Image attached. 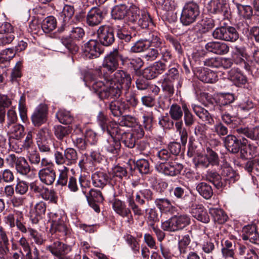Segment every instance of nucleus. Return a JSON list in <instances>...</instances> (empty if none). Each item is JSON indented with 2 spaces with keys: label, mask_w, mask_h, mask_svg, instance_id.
<instances>
[{
  "label": "nucleus",
  "mask_w": 259,
  "mask_h": 259,
  "mask_svg": "<svg viewBox=\"0 0 259 259\" xmlns=\"http://www.w3.org/2000/svg\"><path fill=\"white\" fill-rule=\"evenodd\" d=\"M192 109L195 114L202 121L206 124H212L213 119L206 109L197 105H192Z\"/></svg>",
  "instance_id": "obj_27"
},
{
  "label": "nucleus",
  "mask_w": 259,
  "mask_h": 259,
  "mask_svg": "<svg viewBox=\"0 0 259 259\" xmlns=\"http://www.w3.org/2000/svg\"><path fill=\"white\" fill-rule=\"evenodd\" d=\"M4 130L10 135L12 138L19 140L24 136V128L23 125L16 123L9 126H4Z\"/></svg>",
  "instance_id": "obj_29"
},
{
  "label": "nucleus",
  "mask_w": 259,
  "mask_h": 259,
  "mask_svg": "<svg viewBox=\"0 0 259 259\" xmlns=\"http://www.w3.org/2000/svg\"><path fill=\"white\" fill-rule=\"evenodd\" d=\"M54 134L59 140H63L69 135L71 129L69 126L56 125L54 127Z\"/></svg>",
  "instance_id": "obj_50"
},
{
  "label": "nucleus",
  "mask_w": 259,
  "mask_h": 259,
  "mask_svg": "<svg viewBox=\"0 0 259 259\" xmlns=\"http://www.w3.org/2000/svg\"><path fill=\"white\" fill-rule=\"evenodd\" d=\"M147 40V38L145 40H139L136 41L131 47V51L134 53H139L148 49L149 45Z\"/></svg>",
  "instance_id": "obj_61"
},
{
  "label": "nucleus",
  "mask_w": 259,
  "mask_h": 259,
  "mask_svg": "<svg viewBox=\"0 0 259 259\" xmlns=\"http://www.w3.org/2000/svg\"><path fill=\"white\" fill-rule=\"evenodd\" d=\"M44 184L37 180L31 182L29 184L30 192L45 200L57 204L58 197L56 193L54 190H50Z\"/></svg>",
  "instance_id": "obj_5"
},
{
  "label": "nucleus",
  "mask_w": 259,
  "mask_h": 259,
  "mask_svg": "<svg viewBox=\"0 0 259 259\" xmlns=\"http://www.w3.org/2000/svg\"><path fill=\"white\" fill-rule=\"evenodd\" d=\"M136 23L143 29L147 28L150 24H153L152 19L150 14L145 11L141 12V14Z\"/></svg>",
  "instance_id": "obj_45"
},
{
  "label": "nucleus",
  "mask_w": 259,
  "mask_h": 259,
  "mask_svg": "<svg viewBox=\"0 0 259 259\" xmlns=\"http://www.w3.org/2000/svg\"><path fill=\"white\" fill-rule=\"evenodd\" d=\"M46 248L58 259H70L67 255L71 250V246L58 240L47 246Z\"/></svg>",
  "instance_id": "obj_9"
},
{
  "label": "nucleus",
  "mask_w": 259,
  "mask_h": 259,
  "mask_svg": "<svg viewBox=\"0 0 259 259\" xmlns=\"http://www.w3.org/2000/svg\"><path fill=\"white\" fill-rule=\"evenodd\" d=\"M54 158L57 165L64 164L66 166H69L77 163L78 154L76 150L72 148H67L65 150L62 148H57L54 153Z\"/></svg>",
  "instance_id": "obj_4"
},
{
  "label": "nucleus",
  "mask_w": 259,
  "mask_h": 259,
  "mask_svg": "<svg viewBox=\"0 0 259 259\" xmlns=\"http://www.w3.org/2000/svg\"><path fill=\"white\" fill-rule=\"evenodd\" d=\"M147 211V223L149 227L155 226V224L159 222L161 217L160 213L155 208H150L146 210Z\"/></svg>",
  "instance_id": "obj_41"
},
{
  "label": "nucleus",
  "mask_w": 259,
  "mask_h": 259,
  "mask_svg": "<svg viewBox=\"0 0 259 259\" xmlns=\"http://www.w3.org/2000/svg\"><path fill=\"white\" fill-rule=\"evenodd\" d=\"M126 147L133 148L135 147L136 142V138L134 133L125 132L121 137L120 140Z\"/></svg>",
  "instance_id": "obj_51"
},
{
  "label": "nucleus",
  "mask_w": 259,
  "mask_h": 259,
  "mask_svg": "<svg viewBox=\"0 0 259 259\" xmlns=\"http://www.w3.org/2000/svg\"><path fill=\"white\" fill-rule=\"evenodd\" d=\"M156 4L159 9L165 12L172 11L176 8L174 0H156Z\"/></svg>",
  "instance_id": "obj_55"
},
{
  "label": "nucleus",
  "mask_w": 259,
  "mask_h": 259,
  "mask_svg": "<svg viewBox=\"0 0 259 259\" xmlns=\"http://www.w3.org/2000/svg\"><path fill=\"white\" fill-rule=\"evenodd\" d=\"M158 169L165 175L174 177L181 173L183 165L176 161H171L160 163Z\"/></svg>",
  "instance_id": "obj_16"
},
{
  "label": "nucleus",
  "mask_w": 259,
  "mask_h": 259,
  "mask_svg": "<svg viewBox=\"0 0 259 259\" xmlns=\"http://www.w3.org/2000/svg\"><path fill=\"white\" fill-rule=\"evenodd\" d=\"M135 164L139 172L142 174H147L150 171V164L148 160L139 159L136 161Z\"/></svg>",
  "instance_id": "obj_58"
},
{
  "label": "nucleus",
  "mask_w": 259,
  "mask_h": 259,
  "mask_svg": "<svg viewBox=\"0 0 259 259\" xmlns=\"http://www.w3.org/2000/svg\"><path fill=\"white\" fill-rule=\"evenodd\" d=\"M38 176L41 182L46 185H52L56 178L54 167L42 168L39 170Z\"/></svg>",
  "instance_id": "obj_21"
},
{
  "label": "nucleus",
  "mask_w": 259,
  "mask_h": 259,
  "mask_svg": "<svg viewBox=\"0 0 259 259\" xmlns=\"http://www.w3.org/2000/svg\"><path fill=\"white\" fill-rule=\"evenodd\" d=\"M200 14L199 7L195 2H189L184 5L180 17L183 25L189 26L193 23Z\"/></svg>",
  "instance_id": "obj_6"
},
{
  "label": "nucleus",
  "mask_w": 259,
  "mask_h": 259,
  "mask_svg": "<svg viewBox=\"0 0 259 259\" xmlns=\"http://www.w3.org/2000/svg\"><path fill=\"white\" fill-rule=\"evenodd\" d=\"M128 7L125 5L115 6L112 10L111 16L114 20H122L127 16Z\"/></svg>",
  "instance_id": "obj_38"
},
{
  "label": "nucleus",
  "mask_w": 259,
  "mask_h": 259,
  "mask_svg": "<svg viewBox=\"0 0 259 259\" xmlns=\"http://www.w3.org/2000/svg\"><path fill=\"white\" fill-rule=\"evenodd\" d=\"M233 3L237 9L238 14L240 16L248 18L252 15V11L250 6L241 5L237 0H234Z\"/></svg>",
  "instance_id": "obj_52"
},
{
  "label": "nucleus",
  "mask_w": 259,
  "mask_h": 259,
  "mask_svg": "<svg viewBox=\"0 0 259 259\" xmlns=\"http://www.w3.org/2000/svg\"><path fill=\"white\" fill-rule=\"evenodd\" d=\"M194 162L196 167L197 168H206L210 165L206 155L200 153H197Z\"/></svg>",
  "instance_id": "obj_56"
},
{
  "label": "nucleus",
  "mask_w": 259,
  "mask_h": 259,
  "mask_svg": "<svg viewBox=\"0 0 259 259\" xmlns=\"http://www.w3.org/2000/svg\"><path fill=\"white\" fill-rule=\"evenodd\" d=\"M124 96L126 101L132 107H136L138 103L139 100L137 98L136 93L133 91H130L129 89L124 90Z\"/></svg>",
  "instance_id": "obj_64"
},
{
  "label": "nucleus",
  "mask_w": 259,
  "mask_h": 259,
  "mask_svg": "<svg viewBox=\"0 0 259 259\" xmlns=\"http://www.w3.org/2000/svg\"><path fill=\"white\" fill-rule=\"evenodd\" d=\"M221 174L225 180L228 181L229 184L234 183L240 178L239 175L230 166L222 167Z\"/></svg>",
  "instance_id": "obj_34"
},
{
  "label": "nucleus",
  "mask_w": 259,
  "mask_h": 259,
  "mask_svg": "<svg viewBox=\"0 0 259 259\" xmlns=\"http://www.w3.org/2000/svg\"><path fill=\"white\" fill-rule=\"evenodd\" d=\"M125 132L122 129L121 126L113 122L109 123L107 127L103 131L104 133H107L110 136L109 137H112L116 140L120 141L121 137Z\"/></svg>",
  "instance_id": "obj_30"
},
{
  "label": "nucleus",
  "mask_w": 259,
  "mask_h": 259,
  "mask_svg": "<svg viewBox=\"0 0 259 259\" xmlns=\"http://www.w3.org/2000/svg\"><path fill=\"white\" fill-rule=\"evenodd\" d=\"M113 80L116 84H120L123 86L124 90L130 89L132 84V78L131 75L122 70L116 71L112 74Z\"/></svg>",
  "instance_id": "obj_22"
},
{
  "label": "nucleus",
  "mask_w": 259,
  "mask_h": 259,
  "mask_svg": "<svg viewBox=\"0 0 259 259\" xmlns=\"http://www.w3.org/2000/svg\"><path fill=\"white\" fill-rule=\"evenodd\" d=\"M208 158L209 163L212 165H219L220 163V158L218 154L210 148H206V153L205 154Z\"/></svg>",
  "instance_id": "obj_62"
},
{
  "label": "nucleus",
  "mask_w": 259,
  "mask_h": 259,
  "mask_svg": "<svg viewBox=\"0 0 259 259\" xmlns=\"http://www.w3.org/2000/svg\"><path fill=\"white\" fill-rule=\"evenodd\" d=\"M83 53L84 56L89 59L99 57L102 53L101 44L96 39H90L84 44Z\"/></svg>",
  "instance_id": "obj_15"
},
{
  "label": "nucleus",
  "mask_w": 259,
  "mask_h": 259,
  "mask_svg": "<svg viewBox=\"0 0 259 259\" xmlns=\"http://www.w3.org/2000/svg\"><path fill=\"white\" fill-rule=\"evenodd\" d=\"M48 107L45 104H39L35 109L31 118L35 126H39L46 123L48 120Z\"/></svg>",
  "instance_id": "obj_14"
},
{
  "label": "nucleus",
  "mask_w": 259,
  "mask_h": 259,
  "mask_svg": "<svg viewBox=\"0 0 259 259\" xmlns=\"http://www.w3.org/2000/svg\"><path fill=\"white\" fill-rule=\"evenodd\" d=\"M164 78L172 82L175 80H178V84L177 88H180L182 86V81L180 78L179 71L176 67L170 68L165 74V77Z\"/></svg>",
  "instance_id": "obj_47"
},
{
  "label": "nucleus",
  "mask_w": 259,
  "mask_h": 259,
  "mask_svg": "<svg viewBox=\"0 0 259 259\" xmlns=\"http://www.w3.org/2000/svg\"><path fill=\"white\" fill-rule=\"evenodd\" d=\"M119 61L123 65L127 62V57H124L118 50H114L105 57L102 66L97 68L96 71L102 75L105 80L110 81L112 80V73L118 67Z\"/></svg>",
  "instance_id": "obj_2"
},
{
  "label": "nucleus",
  "mask_w": 259,
  "mask_h": 259,
  "mask_svg": "<svg viewBox=\"0 0 259 259\" xmlns=\"http://www.w3.org/2000/svg\"><path fill=\"white\" fill-rule=\"evenodd\" d=\"M183 112V109L182 110L180 106L177 104H172L169 110V114L171 118L176 121V122L182 121V118Z\"/></svg>",
  "instance_id": "obj_46"
},
{
  "label": "nucleus",
  "mask_w": 259,
  "mask_h": 259,
  "mask_svg": "<svg viewBox=\"0 0 259 259\" xmlns=\"http://www.w3.org/2000/svg\"><path fill=\"white\" fill-rule=\"evenodd\" d=\"M205 48L209 52L220 55L226 54L229 51V46L226 44L220 41L207 42Z\"/></svg>",
  "instance_id": "obj_24"
},
{
  "label": "nucleus",
  "mask_w": 259,
  "mask_h": 259,
  "mask_svg": "<svg viewBox=\"0 0 259 259\" xmlns=\"http://www.w3.org/2000/svg\"><path fill=\"white\" fill-rule=\"evenodd\" d=\"M198 25L200 26L199 31L201 33H207L215 26L214 21L211 18L203 19Z\"/></svg>",
  "instance_id": "obj_49"
},
{
  "label": "nucleus",
  "mask_w": 259,
  "mask_h": 259,
  "mask_svg": "<svg viewBox=\"0 0 259 259\" xmlns=\"http://www.w3.org/2000/svg\"><path fill=\"white\" fill-rule=\"evenodd\" d=\"M7 160L13 164L17 172L21 175L27 176L31 171L29 164L23 157H17L15 154H11L7 158Z\"/></svg>",
  "instance_id": "obj_13"
},
{
  "label": "nucleus",
  "mask_w": 259,
  "mask_h": 259,
  "mask_svg": "<svg viewBox=\"0 0 259 259\" xmlns=\"http://www.w3.org/2000/svg\"><path fill=\"white\" fill-rule=\"evenodd\" d=\"M106 81L108 82L107 90L102 93L103 99L119 97L122 93V89L124 91L123 87L120 84H116L113 78L110 81Z\"/></svg>",
  "instance_id": "obj_19"
},
{
  "label": "nucleus",
  "mask_w": 259,
  "mask_h": 259,
  "mask_svg": "<svg viewBox=\"0 0 259 259\" xmlns=\"http://www.w3.org/2000/svg\"><path fill=\"white\" fill-rule=\"evenodd\" d=\"M46 211V204L42 201L37 203L34 206V210L30 213V220L33 224H37L41 219Z\"/></svg>",
  "instance_id": "obj_28"
},
{
  "label": "nucleus",
  "mask_w": 259,
  "mask_h": 259,
  "mask_svg": "<svg viewBox=\"0 0 259 259\" xmlns=\"http://www.w3.org/2000/svg\"><path fill=\"white\" fill-rule=\"evenodd\" d=\"M191 238L188 234L184 235L178 242L179 255L184 258L188 254V245L191 242Z\"/></svg>",
  "instance_id": "obj_37"
},
{
  "label": "nucleus",
  "mask_w": 259,
  "mask_h": 259,
  "mask_svg": "<svg viewBox=\"0 0 259 259\" xmlns=\"http://www.w3.org/2000/svg\"><path fill=\"white\" fill-rule=\"evenodd\" d=\"M236 132L240 135H243L247 138L259 142V126L251 129L246 127H239L236 129Z\"/></svg>",
  "instance_id": "obj_33"
},
{
  "label": "nucleus",
  "mask_w": 259,
  "mask_h": 259,
  "mask_svg": "<svg viewBox=\"0 0 259 259\" xmlns=\"http://www.w3.org/2000/svg\"><path fill=\"white\" fill-rule=\"evenodd\" d=\"M190 212L192 216L198 221L205 224L209 222V216L207 210L202 204L192 205Z\"/></svg>",
  "instance_id": "obj_23"
},
{
  "label": "nucleus",
  "mask_w": 259,
  "mask_h": 259,
  "mask_svg": "<svg viewBox=\"0 0 259 259\" xmlns=\"http://www.w3.org/2000/svg\"><path fill=\"white\" fill-rule=\"evenodd\" d=\"M175 127L177 132H179L180 136L181 142L183 146H185L187 142L188 132L185 127H183V121H179L175 123Z\"/></svg>",
  "instance_id": "obj_54"
},
{
  "label": "nucleus",
  "mask_w": 259,
  "mask_h": 259,
  "mask_svg": "<svg viewBox=\"0 0 259 259\" xmlns=\"http://www.w3.org/2000/svg\"><path fill=\"white\" fill-rule=\"evenodd\" d=\"M209 212L214 221L219 224H224L227 220L228 216L221 208L211 207L209 209Z\"/></svg>",
  "instance_id": "obj_40"
},
{
  "label": "nucleus",
  "mask_w": 259,
  "mask_h": 259,
  "mask_svg": "<svg viewBox=\"0 0 259 259\" xmlns=\"http://www.w3.org/2000/svg\"><path fill=\"white\" fill-rule=\"evenodd\" d=\"M223 143L226 149L230 153L236 154L240 151L242 146V142L236 136L230 134L223 139Z\"/></svg>",
  "instance_id": "obj_18"
},
{
  "label": "nucleus",
  "mask_w": 259,
  "mask_h": 259,
  "mask_svg": "<svg viewBox=\"0 0 259 259\" xmlns=\"http://www.w3.org/2000/svg\"><path fill=\"white\" fill-rule=\"evenodd\" d=\"M228 78L238 87L245 84L247 78L239 69L233 68L228 71Z\"/></svg>",
  "instance_id": "obj_26"
},
{
  "label": "nucleus",
  "mask_w": 259,
  "mask_h": 259,
  "mask_svg": "<svg viewBox=\"0 0 259 259\" xmlns=\"http://www.w3.org/2000/svg\"><path fill=\"white\" fill-rule=\"evenodd\" d=\"M221 118L222 121L231 128H235L240 122L238 118L234 116H231L227 112L222 114Z\"/></svg>",
  "instance_id": "obj_53"
},
{
  "label": "nucleus",
  "mask_w": 259,
  "mask_h": 259,
  "mask_svg": "<svg viewBox=\"0 0 259 259\" xmlns=\"http://www.w3.org/2000/svg\"><path fill=\"white\" fill-rule=\"evenodd\" d=\"M211 13L228 18L230 16L229 7L227 0H211L210 3Z\"/></svg>",
  "instance_id": "obj_17"
},
{
  "label": "nucleus",
  "mask_w": 259,
  "mask_h": 259,
  "mask_svg": "<svg viewBox=\"0 0 259 259\" xmlns=\"http://www.w3.org/2000/svg\"><path fill=\"white\" fill-rule=\"evenodd\" d=\"M114 210L122 217H127L131 214V210L127 208L124 202L115 199L112 203Z\"/></svg>",
  "instance_id": "obj_36"
},
{
  "label": "nucleus",
  "mask_w": 259,
  "mask_h": 259,
  "mask_svg": "<svg viewBox=\"0 0 259 259\" xmlns=\"http://www.w3.org/2000/svg\"><path fill=\"white\" fill-rule=\"evenodd\" d=\"M198 193L204 199H209L213 195L211 186L205 182L199 183L196 187Z\"/></svg>",
  "instance_id": "obj_35"
},
{
  "label": "nucleus",
  "mask_w": 259,
  "mask_h": 259,
  "mask_svg": "<svg viewBox=\"0 0 259 259\" xmlns=\"http://www.w3.org/2000/svg\"><path fill=\"white\" fill-rule=\"evenodd\" d=\"M233 62L247 71H252L254 69V63L253 60L248 58V56L242 48H236L232 55Z\"/></svg>",
  "instance_id": "obj_8"
},
{
  "label": "nucleus",
  "mask_w": 259,
  "mask_h": 259,
  "mask_svg": "<svg viewBox=\"0 0 259 259\" xmlns=\"http://www.w3.org/2000/svg\"><path fill=\"white\" fill-rule=\"evenodd\" d=\"M120 120L121 126L134 127L137 123L136 118L130 115L122 116Z\"/></svg>",
  "instance_id": "obj_63"
},
{
  "label": "nucleus",
  "mask_w": 259,
  "mask_h": 259,
  "mask_svg": "<svg viewBox=\"0 0 259 259\" xmlns=\"http://www.w3.org/2000/svg\"><path fill=\"white\" fill-rule=\"evenodd\" d=\"M58 171L59 176L56 182V185L61 186H66L69 180V168L66 166H63L59 168Z\"/></svg>",
  "instance_id": "obj_48"
},
{
  "label": "nucleus",
  "mask_w": 259,
  "mask_h": 259,
  "mask_svg": "<svg viewBox=\"0 0 259 259\" xmlns=\"http://www.w3.org/2000/svg\"><path fill=\"white\" fill-rule=\"evenodd\" d=\"M56 117L60 123L65 124H70L73 120V117L70 112L65 110H59L56 113Z\"/></svg>",
  "instance_id": "obj_44"
},
{
  "label": "nucleus",
  "mask_w": 259,
  "mask_h": 259,
  "mask_svg": "<svg viewBox=\"0 0 259 259\" xmlns=\"http://www.w3.org/2000/svg\"><path fill=\"white\" fill-rule=\"evenodd\" d=\"M102 149L114 155L118 154L120 150V142L117 140L109 137L102 142Z\"/></svg>",
  "instance_id": "obj_25"
},
{
  "label": "nucleus",
  "mask_w": 259,
  "mask_h": 259,
  "mask_svg": "<svg viewBox=\"0 0 259 259\" xmlns=\"http://www.w3.org/2000/svg\"><path fill=\"white\" fill-rule=\"evenodd\" d=\"M191 223L190 217L186 214L175 215L161 223L163 230L175 232L183 230Z\"/></svg>",
  "instance_id": "obj_3"
},
{
  "label": "nucleus",
  "mask_w": 259,
  "mask_h": 259,
  "mask_svg": "<svg viewBox=\"0 0 259 259\" xmlns=\"http://www.w3.org/2000/svg\"><path fill=\"white\" fill-rule=\"evenodd\" d=\"M98 41L105 46H109L114 40L113 28L109 25H102L99 27L97 31Z\"/></svg>",
  "instance_id": "obj_12"
},
{
  "label": "nucleus",
  "mask_w": 259,
  "mask_h": 259,
  "mask_svg": "<svg viewBox=\"0 0 259 259\" xmlns=\"http://www.w3.org/2000/svg\"><path fill=\"white\" fill-rule=\"evenodd\" d=\"M16 225L18 230L23 233L28 232V228H27L24 223V216L21 212L17 211L16 212Z\"/></svg>",
  "instance_id": "obj_59"
},
{
  "label": "nucleus",
  "mask_w": 259,
  "mask_h": 259,
  "mask_svg": "<svg viewBox=\"0 0 259 259\" xmlns=\"http://www.w3.org/2000/svg\"><path fill=\"white\" fill-rule=\"evenodd\" d=\"M74 12L73 6L65 5L64 6L60 13V18L62 21L61 25L58 28V31L59 32L70 30L71 26L73 23L72 17L74 16Z\"/></svg>",
  "instance_id": "obj_11"
},
{
  "label": "nucleus",
  "mask_w": 259,
  "mask_h": 259,
  "mask_svg": "<svg viewBox=\"0 0 259 259\" xmlns=\"http://www.w3.org/2000/svg\"><path fill=\"white\" fill-rule=\"evenodd\" d=\"M141 12L143 11H140L136 6H131L128 8V14H127V15L126 16L128 21L133 23H136V21H137V19L141 15Z\"/></svg>",
  "instance_id": "obj_57"
},
{
  "label": "nucleus",
  "mask_w": 259,
  "mask_h": 259,
  "mask_svg": "<svg viewBox=\"0 0 259 259\" xmlns=\"http://www.w3.org/2000/svg\"><path fill=\"white\" fill-rule=\"evenodd\" d=\"M147 40L151 48L147 50L143 56L145 59L147 61H153L160 55L163 61L166 62L171 61V53L164 46V41L160 37L157 32L149 33Z\"/></svg>",
  "instance_id": "obj_1"
},
{
  "label": "nucleus",
  "mask_w": 259,
  "mask_h": 259,
  "mask_svg": "<svg viewBox=\"0 0 259 259\" xmlns=\"http://www.w3.org/2000/svg\"><path fill=\"white\" fill-rule=\"evenodd\" d=\"M92 180L94 186L103 188L108 182V177L104 172L96 171L92 175Z\"/></svg>",
  "instance_id": "obj_32"
},
{
  "label": "nucleus",
  "mask_w": 259,
  "mask_h": 259,
  "mask_svg": "<svg viewBox=\"0 0 259 259\" xmlns=\"http://www.w3.org/2000/svg\"><path fill=\"white\" fill-rule=\"evenodd\" d=\"M197 77L205 83H213L218 80L217 73L206 68H199L195 73Z\"/></svg>",
  "instance_id": "obj_20"
},
{
  "label": "nucleus",
  "mask_w": 259,
  "mask_h": 259,
  "mask_svg": "<svg viewBox=\"0 0 259 259\" xmlns=\"http://www.w3.org/2000/svg\"><path fill=\"white\" fill-rule=\"evenodd\" d=\"M107 13V8L102 6L92 8L85 17L87 24L92 27L98 25L105 18Z\"/></svg>",
  "instance_id": "obj_7"
},
{
  "label": "nucleus",
  "mask_w": 259,
  "mask_h": 259,
  "mask_svg": "<svg viewBox=\"0 0 259 259\" xmlns=\"http://www.w3.org/2000/svg\"><path fill=\"white\" fill-rule=\"evenodd\" d=\"M57 26V21L53 16L46 18L41 23V28L44 32L48 33L54 30Z\"/></svg>",
  "instance_id": "obj_42"
},
{
  "label": "nucleus",
  "mask_w": 259,
  "mask_h": 259,
  "mask_svg": "<svg viewBox=\"0 0 259 259\" xmlns=\"http://www.w3.org/2000/svg\"><path fill=\"white\" fill-rule=\"evenodd\" d=\"M222 248L221 249L223 256L225 258L234 257L235 244L229 240L221 242Z\"/></svg>",
  "instance_id": "obj_39"
},
{
  "label": "nucleus",
  "mask_w": 259,
  "mask_h": 259,
  "mask_svg": "<svg viewBox=\"0 0 259 259\" xmlns=\"http://www.w3.org/2000/svg\"><path fill=\"white\" fill-rule=\"evenodd\" d=\"M12 105V99L7 95L0 94V124L3 125L6 120V110Z\"/></svg>",
  "instance_id": "obj_31"
},
{
  "label": "nucleus",
  "mask_w": 259,
  "mask_h": 259,
  "mask_svg": "<svg viewBox=\"0 0 259 259\" xmlns=\"http://www.w3.org/2000/svg\"><path fill=\"white\" fill-rule=\"evenodd\" d=\"M107 82L106 81V83L101 80H95L91 82V85L92 90L96 93L99 97L103 99L102 97V93L105 92L107 90Z\"/></svg>",
  "instance_id": "obj_43"
},
{
  "label": "nucleus",
  "mask_w": 259,
  "mask_h": 259,
  "mask_svg": "<svg viewBox=\"0 0 259 259\" xmlns=\"http://www.w3.org/2000/svg\"><path fill=\"white\" fill-rule=\"evenodd\" d=\"M212 35L215 39L234 42L239 38L236 29L231 26L218 27L213 31Z\"/></svg>",
  "instance_id": "obj_10"
},
{
  "label": "nucleus",
  "mask_w": 259,
  "mask_h": 259,
  "mask_svg": "<svg viewBox=\"0 0 259 259\" xmlns=\"http://www.w3.org/2000/svg\"><path fill=\"white\" fill-rule=\"evenodd\" d=\"M85 196L87 199H91L97 202H102L104 200L101 192L94 189H92Z\"/></svg>",
  "instance_id": "obj_60"
}]
</instances>
